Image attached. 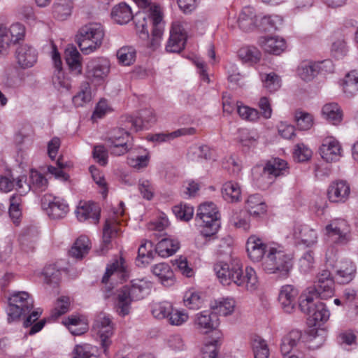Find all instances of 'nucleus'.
I'll return each mask as SVG.
<instances>
[{"label": "nucleus", "mask_w": 358, "mask_h": 358, "mask_svg": "<svg viewBox=\"0 0 358 358\" xmlns=\"http://www.w3.org/2000/svg\"><path fill=\"white\" fill-rule=\"evenodd\" d=\"M343 90L348 96H352L358 92V71L349 72L344 80Z\"/></svg>", "instance_id": "52"}, {"label": "nucleus", "mask_w": 358, "mask_h": 358, "mask_svg": "<svg viewBox=\"0 0 358 358\" xmlns=\"http://www.w3.org/2000/svg\"><path fill=\"white\" fill-rule=\"evenodd\" d=\"M238 23L243 31L252 29L255 24L254 9L250 7L244 8L239 14Z\"/></svg>", "instance_id": "50"}, {"label": "nucleus", "mask_w": 358, "mask_h": 358, "mask_svg": "<svg viewBox=\"0 0 358 358\" xmlns=\"http://www.w3.org/2000/svg\"><path fill=\"white\" fill-rule=\"evenodd\" d=\"M41 314L42 310L40 308H38L33 310L31 313L29 312L27 315H24L26 317L24 320L23 326L25 328L30 327L29 331L27 333V334L30 336L34 335L43 328L46 322L45 320L38 321Z\"/></svg>", "instance_id": "35"}, {"label": "nucleus", "mask_w": 358, "mask_h": 358, "mask_svg": "<svg viewBox=\"0 0 358 358\" xmlns=\"http://www.w3.org/2000/svg\"><path fill=\"white\" fill-rule=\"evenodd\" d=\"M245 208L248 213L255 218L261 217L267 210V206L259 194L249 196L245 202Z\"/></svg>", "instance_id": "33"}, {"label": "nucleus", "mask_w": 358, "mask_h": 358, "mask_svg": "<svg viewBox=\"0 0 358 358\" xmlns=\"http://www.w3.org/2000/svg\"><path fill=\"white\" fill-rule=\"evenodd\" d=\"M252 348L255 358H268L269 349L266 341L259 336H255L252 340Z\"/></svg>", "instance_id": "63"}, {"label": "nucleus", "mask_w": 358, "mask_h": 358, "mask_svg": "<svg viewBox=\"0 0 358 358\" xmlns=\"http://www.w3.org/2000/svg\"><path fill=\"white\" fill-rule=\"evenodd\" d=\"M65 59L69 69L75 75H80L82 73L80 55L76 47L69 46L66 48Z\"/></svg>", "instance_id": "42"}, {"label": "nucleus", "mask_w": 358, "mask_h": 358, "mask_svg": "<svg viewBox=\"0 0 358 358\" xmlns=\"http://www.w3.org/2000/svg\"><path fill=\"white\" fill-rule=\"evenodd\" d=\"M93 331L99 336L103 352L106 353L111 344L110 337L113 334V323L110 316L100 313L94 320Z\"/></svg>", "instance_id": "15"}, {"label": "nucleus", "mask_w": 358, "mask_h": 358, "mask_svg": "<svg viewBox=\"0 0 358 358\" xmlns=\"http://www.w3.org/2000/svg\"><path fill=\"white\" fill-rule=\"evenodd\" d=\"M123 118L122 121L125 122V127L135 131L147 129L156 122V115L152 108L141 110L136 117L127 116Z\"/></svg>", "instance_id": "18"}, {"label": "nucleus", "mask_w": 358, "mask_h": 358, "mask_svg": "<svg viewBox=\"0 0 358 358\" xmlns=\"http://www.w3.org/2000/svg\"><path fill=\"white\" fill-rule=\"evenodd\" d=\"M136 55V50L130 46L122 47L117 52L118 62L123 66L131 65L135 62Z\"/></svg>", "instance_id": "60"}, {"label": "nucleus", "mask_w": 358, "mask_h": 358, "mask_svg": "<svg viewBox=\"0 0 358 358\" xmlns=\"http://www.w3.org/2000/svg\"><path fill=\"white\" fill-rule=\"evenodd\" d=\"M127 277L128 273L124 260L122 257H120L108 265L102 278V282L107 285L110 281L113 283L118 280H123Z\"/></svg>", "instance_id": "24"}, {"label": "nucleus", "mask_w": 358, "mask_h": 358, "mask_svg": "<svg viewBox=\"0 0 358 358\" xmlns=\"http://www.w3.org/2000/svg\"><path fill=\"white\" fill-rule=\"evenodd\" d=\"M263 241L255 235L250 236L246 243V250L249 258L254 262L264 260L267 254V246Z\"/></svg>", "instance_id": "27"}, {"label": "nucleus", "mask_w": 358, "mask_h": 358, "mask_svg": "<svg viewBox=\"0 0 358 358\" xmlns=\"http://www.w3.org/2000/svg\"><path fill=\"white\" fill-rule=\"evenodd\" d=\"M38 230L33 227L27 229L20 237V243L23 250L29 252L34 248L37 239Z\"/></svg>", "instance_id": "54"}, {"label": "nucleus", "mask_w": 358, "mask_h": 358, "mask_svg": "<svg viewBox=\"0 0 358 358\" xmlns=\"http://www.w3.org/2000/svg\"><path fill=\"white\" fill-rule=\"evenodd\" d=\"M259 138V134L255 130H250L246 128L238 130L237 139L243 146L248 148L256 146Z\"/></svg>", "instance_id": "49"}, {"label": "nucleus", "mask_w": 358, "mask_h": 358, "mask_svg": "<svg viewBox=\"0 0 358 358\" xmlns=\"http://www.w3.org/2000/svg\"><path fill=\"white\" fill-rule=\"evenodd\" d=\"M27 178L29 182L25 181V185L21 186V187H23L22 192H29L31 190L34 192H41L46 189L48 181L38 171L31 170Z\"/></svg>", "instance_id": "32"}, {"label": "nucleus", "mask_w": 358, "mask_h": 358, "mask_svg": "<svg viewBox=\"0 0 358 358\" xmlns=\"http://www.w3.org/2000/svg\"><path fill=\"white\" fill-rule=\"evenodd\" d=\"M41 208L45 214L52 220H60L69 212L67 201L59 196L45 194L41 199Z\"/></svg>", "instance_id": "11"}, {"label": "nucleus", "mask_w": 358, "mask_h": 358, "mask_svg": "<svg viewBox=\"0 0 358 358\" xmlns=\"http://www.w3.org/2000/svg\"><path fill=\"white\" fill-rule=\"evenodd\" d=\"M180 248L178 240L172 238H162L156 245V252L162 257H169Z\"/></svg>", "instance_id": "41"}, {"label": "nucleus", "mask_w": 358, "mask_h": 358, "mask_svg": "<svg viewBox=\"0 0 358 358\" xmlns=\"http://www.w3.org/2000/svg\"><path fill=\"white\" fill-rule=\"evenodd\" d=\"M112 17L118 24H123L129 22L134 17V15L129 5L125 3H120L113 7Z\"/></svg>", "instance_id": "45"}, {"label": "nucleus", "mask_w": 358, "mask_h": 358, "mask_svg": "<svg viewBox=\"0 0 358 358\" xmlns=\"http://www.w3.org/2000/svg\"><path fill=\"white\" fill-rule=\"evenodd\" d=\"M350 184L343 180L332 182L327 189V197L331 203H345L350 195Z\"/></svg>", "instance_id": "22"}, {"label": "nucleus", "mask_w": 358, "mask_h": 358, "mask_svg": "<svg viewBox=\"0 0 358 358\" xmlns=\"http://www.w3.org/2000/svg\"><path fill=\"white\" fill-rule=\"evenodd\" d=\"M25 28L20 23L13 24L9 29L0 26V57L8 54L11 43H15L23 39Z\"/></svg>", "instance_id": "12"}, {"label": "nucleus", "mask_w": 358, "mask_h": 358, "mask_svg": "<svg viewBox=\"0 0 358 358\" xmlns=\"http://www.w3.org/2000/svg\"><path fill=\"white\" fill-rule=\"evenodd\" d=\"M110 72V62L106 57H96L86 65L85 76L94 85L103 84Z\"/></svg>", "instance_id": "10"}, {"label": "nucleus", "mask_w": 358, "mask_h": 358, "mask_svg": "<svg viewBox=\"0 0 358 358\" xmlns=\"http://www.w3.org/2000/svg\"><path fill=\"white\" fill-rule=\"evenodd\" d=\"M334 282L328 270L322 271L317 275V280L313 287L308 289L306 295H313L314 299H327L334 293Z\"/></svg>", "instance_id": "13"}, {"label": "nucleus", "mask_w": 358, "mask_h": 358, "mask_svg": "<svg viewBox=\"0 0 358 358\" xmlns=\"http://www.w3.org/2000/svg\"><path fill=\"white\" fill-rule=\"evenodd\" d=\"M90 248L91 245L88 237L80 236L71 247L69 254L76 259H82L89 252Z\"/></svg>", "instance_id": "46"}, {"label": "nucleus", "mask_w": 358, "mask_h": 358, "mask_svg": "<svg viewBox=\"0 0 358 358\" xmlns=\"http://www.w3.org/2000/svg\"><path fill=\"white\" fill-rule=\"evenodd\" d=\"M73 9L72 0H56L52 7L53 17L60 21L67 20L71 15Z\"/></svg>", "instance_id": "36"}, {"label": "nucleus", "mask_w": 358, "mask_h": 358, "mask_svg": "<svg viewBox=\"0 0 358 358\" xmlns=\"http://www.w3.org/2000/svg\"><path fill=\"white\" fill-rule=\"evenodd\" d=\"M318 65L315 62L303 61L297 69V74L304 81L308 82L314 79L318 73Z\"/></svg>", "instance_id": "47"}, {"label": "nucleus", "mask_w": 358, "mask_h": 358, "mask_svg": "<svg viewBox=\"0 0 358 358\" xmlns=\"http://www.w3.org/2000/svg\"><path fill=\"white\" fill-rule=\"evenodd\" d=\"M210 308L220 315L228 316L234 313L236 308V301L231 297L222 298L211 303Z\"/></svg>", "instance_id": "43"}, {"label": "nucleus", "mask_w": 358, "mask_h": 358, "mask_svg": "<svg viewBox=\"0 0 358 358\" xmlns=\"http://www.w3.org/2000/svg\"><path fill=\"white\" fill-rule=\"evenodd\" d=\"M80 222L90 220L91 223H96L100 217V208L94 203L80 201L75 211Z\"/></svg>", "instance_id": "26"}, {"label": "nucleus", "mask_w": 358, "mask_h": 358, "mask_svg": "<svg viewBox=\"0 0 358 358\" xmlns=\"http://www.w3.org/2000/svg\"><path fill=\"white\" fill-rule=\"evenodd\" d=\"M78 45L85 55L99 49L103 43L104 30L100 23L91 22L83 26L78 31Z\"/></svg>", "instance_id": "6"}, {"label": "nucleus", "mask_w": 358, "mask_h": 358, "mask_svg": "<svg viewBox=\"0 0 358 358\" xmlns=\"http://www.w3.org/2000/svg\"><path fill=\"white\" fill-rule=\"evenodd\" d=\"M138 21H136V27L140 38L148 39L149 36L148 24H152V40L150 47L153 49L159 45L160 40L164 32V24L162 15L159 8L157 6L150 9V14L146 16L144 13H138L136 15Z\"/></svg>", "instance_id": "4"}, {"label": "nucleus", "mask_w": 358, "mask_h": 358, "mask_svg": "<svg viewBox=\"0 0 358 358\" xmlns=\"http://www.w3.org/2000/svg\"><path fill=\"white\" fill-rule=\"evenodd\" d=\"M15 59L20 68L29 69L36 63L38 52L34 47L28 44L20 45L15 50Z\"/></svg>", "instance_id": "25"}, {"label": "nucleus", "mask_w": 358, "mask_h": 358, "mask_svg": "<svg viewBox=\"0 0 358 358\" xmlns=\"http://www.w3.org/2000/svg\"><path fill=\"white\" fill-rule=\"evenodd\" d=\"M298 290L292 285L280 287L278 300L285 312L291 313L295 308Z\"/></svg>", "instance_id": "28"}, {"label": "nucleus", "mask_w": 358, "mask_h": 358, "mask_svg": "<svg viewBox=\"0 0 358 358\" xmlns=\"http://www.w3.org/2000/svg\"><path fill=\"white\" fill-rule=\"evenodd\" d=\"M213 152L210 148L206 145H193L188 152L189 157L194 161L201 162L203 160H210L212 159Z\"/></svg>", "instance_id": "51"}, {"label": "nucleus", "mask_w": 358, "mask_h": 358, "mask_svg": "<svg viewBox=\"0 0 358 358\" xmlns=\"http://www.w3.org/2000/svg\"><path fill=\"white\" fill-rule=\"evenodd\" d=\"M221 344L222 342L219 337L205 342L201 348L203 358H221L219 356Z\"/></svg>", "instance_id": "57"}, {"label": "nucleus", "mask_w": 358, "mask_h": 358, "mask_svg": "<svg viewBox=\"0 0 358 358\" xmlns=\"http://www.w3.org/2000/svg\"><path fill=\"white\" fill-rule=\"evenodd\" d=\"M92 100V92L90 83L88 82L83 83L80 91L76 94L73 99V103L76 107H83Z\"/></svg>", "instance_id": "53"}, {"label": "nucleus", "mask_w": 358, "mask_h": 358, "mask_svg": "<svg viewBox=\"0 0 358 358\" xmlns=\"http://www.w3.org/2000/svg\"><path fill=\"white\" fill-rule=\"evenodd\" d=\"M72 358H99L97 348L87 343L77 345L73 349Z\"/></svg>", "instance_id": "59"}, {"label": "nucleus", "mask_w": 358, "mask_h": 358, "mask_svg": "<svg viewBox=\"0 0 358 358\" xmlns=\"http://www.w3.org/2000/svg\"><path fill=\"white\" fill-rule=\"evenodd\" d=\"M187 40V33L183 23L176 21L172 24L170 30V37L166 45V50L169 52H180L184 49Z\"/></svg>", "instance_id": "19"}, {"label": "nucleus", "mask_w": 358, "mask_h": 358, "mask_svg": "<svg viewBox=\"0 0 358 358\" xmlns=\"http://www.w3.org/2000/svg\"><path fill=\"white\" fill-rule=\"evenodd\" d=\"M117 219L113 217L106 220L103 229V245L101 247V252L104 253L105 251L109 248L110 238L118 233Z\"/></svg>", "instance_id": "44"}, {"label": "nucleus", "mask_w": 358, "mask_h": 358, "mask_svg": "<svg viewBox=\"0 0 358 358\" xmlns=\"http://www.w3.org/2000/svg\"><path fill=\"white\" fill-rule=\"evenodd\" d=\"M239 57L245 62L257 63L261 58V52L253 46H245L238 50Z\"/></svg>", "instance_id": "61"}, {"label": "nucleus", "mask_w": 358, "mask_h": 358, "mask_svg": "<svg viewBox=\"0 0 358 358\" xmlns=\"http://www.w3.org/2000/svg\"><path fill=\"white\" fill-rule=\"evenodd\" d=\"M202 302V299L198 291L192 288L185 292L183 296V303L189 309L197 310L200 308Z\"/></svg>", "instance_id": "56"}, {"label": "nucleus", "mask_w": 358, "mask_h": 358, "mask_svg": "<svg viewBox=\"0 0 358 358\" xmlns=\"http://www.w3.org/2000/svg\"><path fill=\"white\" fill-rule=\"evenodd\" d=\"M129 134L124 129L116 128L110 131L106 141L112 155H122L129 152L127 164L132 168L141 170L150 162V155L146 149L141 147L131 148Z\"/></svg>", "instance_id": "1"}, {"label": "nucleus", "mask_w": 358, "mask_h": 358, "mask_svg": "<svg viewBox=\"0 0 358 358\" xmlns=\"http://www.w3.org/2000/svg\"><path fill=\"white\" fill-rule=\"evenodd\" d=\"M196 133V129L194 127L181 128L171 133H159L150 135L148 139L151 141L162 143L170 141L178 136L193 135Z\"/></svg>", "instance_id": "39"}, {"label": "nucleus", "mask_w": 358, "mask_h": 358, "mask_svg": "<svg viewBox=\"0 0 358 358\" xmlns=\"http://www.w3.org/2000/svg\"><path fill=\"white\" fill-rule=\"evenodd\" d=\"M292 238L296 244L311 247L317 243L318 233L317 229L308 224H298L293 229Z\"/></svg>", "instance_id": "21"}, {"label": "nucleus", "mask_w": 358, "mask_h": 358, "mask_svg": "<svg viewBox=\"0 0 358 358\" xmlns=\"http://www.w3.org/2000/svg\"><path fill=\"white\" fill-rule=\"evenodd\" d=\"M262 266L268 274H277L282 278H287L293 266V255L282 245L269 243Z\"/></svg>", "instance_id": "2"}, {"label": "nucleus", "mask_w": 358, "mask_h": 358, "mask_svg": "<svg viewBox=\"0 0 358 358\" xmlns=\"http://www.w3.org/2000/svg\"><path fill=\"white\" fill-rule=\"evenodd\" d=\"M222 196L228 202H238L242 199V190L240 185L234 181H227L222 188Z\"/></svg>", "instance_id": "40"}, {"label": "nucleus", "mask_w": 358, "mask_h": 358, "mask_svg": "<svg viewBox=\"0 0 358 358\" xmlns=\"http://www.w3.org/2000/svg\"><path fill=\"white\" fill-rule=\"evenodd\" d=\"M322 115L324 119L332 124L337 125L343 120V112L338 103L332 102L323 106Z\"/></svg>", "instance_id": "38"}, {"label": "nucleus", "mask_w": 358, "mask_h": 358, "mask_svg": "<svg viewBox=\"0 0 358 358\" xmlns=\"http://www.w3.org/2000/svg\"><path fill=\"white\" fill-rule=\"evenodd\" d=\"M156 253V248L154 249L153 244L151 241H145L140 245L138 250L137 262L142 264H148L154 259Z\"/></svg>", "instance_id": "48"}, {"label": "nucleus", "mask_w": 358, "mask_h": 358, "mask_svg": "<svg viewBox=\"0 0 358 358\" xmlns=\"http://www.w3.org/2000/svg\"><path fill=\"white\" fill-rule=\"evenodd\" d=\"M259 44L264 51L276 55H279L286 49L285 39L279 36L261 37Z\"/></svg>", "instance_id": "31"}, {"label": "nucleus", "mask_w": 358, "mask_h": 358, "mask_svg": "<svg viewBox=\"0 0 358 358\" xmlns=\"http://www.w3.org/2000/svg\"><path fill=\"white\" fill-rule=\"evenodd\" d=\"M152 273L164 286H171L175 282L173 271L166 263L155 264L152 266Z\"/></svg>", "instance_id": "34"}, {"label": "nucleus", "mask_w": 358, "mask_h": 358, "mask_svg": "<svg viewBox=\"0 0 358 358\" xmlns=\"http://www.w3.org/2000/svg\"><path fill=\"white\" fill-rule=\"evenodd\" d=\"M348 52V46L344 36H341L335 38L331 44V52L332 55L337 58H343Z\"/></svg>", "instance_id": "64"}, {"label": "nucleus", "mask_w": 358, "mask_h": 358, "mask_svg": "<svg viewBox=\"0 0 358 358\" xmlns=\"http://www.w3.org/2000/svg\"><path fill=\"white\" fill-rule=\"evenodd\" d=\"M356 274V265L350 259L341 260L336 265V278L339 283L351 282Z\"/></svg>", "instance_id": "30"}, {"label": "nucleus", "mask_w": 358, "mask_h": 358, "mask_svg": "<svg viewBox=\"0 0 358 358\" xmlns=\"http://www.w3.org/2000/svg\"><path fill=\"white\" fill-rule=\"evenodd\" d=\"M51 57L55 68V73L52 76V83L58 90L68 91L71 87V82L69 77L66 76L62 71V62L60 54L56 45L51 43Z\"/></svg>", "instance_id": "16"}, {"label": "nucleus", "mask_w": 358, "mask_h": 358, "mask_svg": "<svg viewBox=\"0 0 358 358\" xmlns=\"http://www.w3.org/2000/svg\"><path fill=\"white\" fill-rule=\"evenodd\" d=\"M299 307L308 315L309 322L313 326L320 327L329 319L330 312L326 305L319 301H315L313 295H306V293L301 295Z\"/></svg>", "instance_id": "7"}, {"label": "nucleus", "mask_w": 358, "mask_h": 358, "mask_svg": "<svg viewBox=\"0 0 358 358\" xmlns=\"http://www.w3.org/2000/svg\"><path fill=\"white\" fill-rule=\"evenodd\" d=\"M238 264H228L224 262H218L213 266L214 271L220 282L224 285L234 283V271L237 270Z\"/></svg>", "instance_id": "29"}, {"label": "nucleus", "mask_w": 358, "mask_h": 358, "mask_svg": "<svg viewBox=\"0 0 358 358\" xmlns=\"http://www.w3.org/2000/svg\"><path fill=\"white\" fill-rule=\"evenodd\" d=\"M43 275L46 284L56 286L61 280L62 270L55 264H50L44 268Z\"/></svg>", "instance_id": "58"}, {"label": "nucleus", "mask_w": 358, "mask_h": 358, "mask_svg": "<svg viewBox=\"0 0 358 358\" xmlns=\"http://www.w3.org/2000/svg\"><path fill=\"white\" fill-rule=\"evenodd\" d=\"M8 301V322L18 320L22 315H27L34 307L33 299L27 292H15L10 295Z\"/></svg>", "instance_id": "9"}, {"label": "nucleus", "mask_w": 358, "mask_h": 358, "mask_svg": "<svg viewBox=\"0 0 358 358\" xmlns=\"http://www.w3.org/2000/svg\"><path fill=\"white\" fill-rule=\"evenodd\" d=\"M152 283L146 279H136L131 281L130 287L124 286L117 293L116 308L119 315L129 314L132 300H140L149 294Z\"/></svg>", "instance_id": "3"}, {"label": "nucleus", "mask_w": 358, "mask_h": 358, "mask_svg": "<svg viewBox=\"0 0 358 358\" xmlns=\"http://www.w3.org/2000/svg\"><path fill=\"white\" fill-rule=\"evenodd\" d=\"M263 87L269 92H275L281 87V78L274 72L261 74Z\"/></svg>", "instance_id": "55"}, {"label": "nucleus", "mask_w": 358, "mask_h": 358, "mask_svg": "<svg viewBox=\"0 0 358 358\" xmlns=\"http://www.w3.org/2000/svg\"><path fill=\"white\" fill-rule=\"evenodd\" d=\"M218 317L211 310H203L194 315V327L202 334L211 332L218 327Z\"/></svg>", "instance_id": "23"}, {"label": "nucleus", "mask_w": 358, "mask_h": 358, "mask_svg": "<svg viewBox=\"0 0 358 358\" xmlns=\"http://www.w3.org/2000/svg\"><path fill=\"white\" fill-rule=\"evenodd\" d=\"M289 167L287 162L280 158H274L267 162L262 172L254 180L256 186L261 189H268L277 177L287 174Z\"/></svg>", "instance_id": "8"}, {"label": "nucleus", "mask_w": 358, "mask_h": 358, "mask_svg": "<svg viewBox=\"0 0 358 358\" xmlns=\"http://www.w3.org/2000/svg\"><path fill=\"white\" fill-rule=\"evenodd\" d=\"M234 273L235 275L234 283L236 285L250 292H254L258 288L257 275L255 270L251 266H247L245 270H243L241 266L238 264L237 270Z\"/></svg>", "instance_id": "17"}, {"label": "nucleus", "mask_w": 358, "mask_h": 358, "mask_svg": "<svg viewBox=\"0 0 358 358\" xmlns=\"http://www.w3.org/2000/svg\"><path fill=\"white\" fill-rule=\"evenodd\" d=\"M195 221L203 236H214L220 227L219 212L215 204L213 202L201 204L197 209Z\"/></svg>", "instance_id": "5"}, {"label": "nucleus", "mask_w": 358, "mask_h": 358, "mask_svg": "<svg viewBox=\"0 0 358 358\" xmlns=\"http://www.w3.org/2000/svg\"><path fill=\"white\" fill-rule=\"evenodd\" d=\"M324 231L329 238L338 244L345 245L351 239L350 226L343 219L332 220L325 227Z\"/></svg>", "instance_id": "14"}, {"label": "nucleus", "mask_w": 358, "mask_h": 358, "mask_svg": "<svg viewBox=\"0 0 358 358\" xmlns=\"http://www.w3.org/2000/svg\"><path fill=\"white\" fill-rule=\"evenodd\" d=\"M62 323L75 336L82 335L88 329V324L86 320L77 315L69 316L63 320Z\"/></svg>", "instance_id": "37"}, {"label": "nucleus", "mask_w": 358, "mask_h": 358, "mask_svg": "<svg viewBox=\"0 0 358 358\" xmlns=\"http://www.w3.org/2000/svg\"><path fill=\"white\" fill-rule=\"evenodd\" d=\"M319 150L321 157L328 163L338 162L343 157L342 146L333 136L324 138Z\"/></svg>", "instance_id": "20"}, {"label": "nucleus", "mask_w": 358, "mask_h": 358, "mask_svg": "<svg viewBox=\"0 0 358 358\" xmlns=\"http://www.w3.org/2000/svg\"><path fill=\"white\" fill-rule=\"evenodd\" d=\"M21 202L20 196L13 195L10 199L9 215L15 225L19 224L22 217Z\"/></svg>", "instance_id": "62"}]
</instances>
